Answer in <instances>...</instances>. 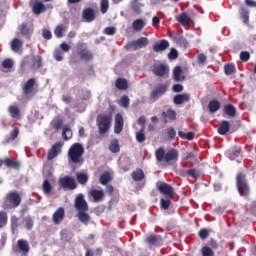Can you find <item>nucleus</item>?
I'll return each mask as SVG.
<instances>
[{
	"label": "nucleus",
	"instance_id": "nucleus-28",
	"mask_svg": "<svg viewBox=\"0 0 256 256\" xmlns=\"http://www.w3.org/2000/svg\"><path fill=\"white\" fill-rule=\"evenodd\" d=\"M131 177L133 181H143L145 179V172H143V169L136 168L132 173Z\"/></svg>",
	"mask_w": 256,
	"mask_h": 256
},
{
	"label": "nucleus",
	"instance_id": "nucleus-35",
	"mask_svg": "<svg viewBox=\"0 0 256 256\" xmlns=\"http://www.w3.org/2000/svg\"><path fill=\"white\" fill-rule=\"evenodd\" d=\"M4 165H6L8 169H19L20 167L19 161L13 160L11 158H5Z\"/></svg>",
	"mask_w": 256,
	"mask_h": 256
},
{
	"label": "nucleus",
	"instance_id": "nucleus-13",
	"mask_svg": "<svg viewBox=\"0 0 256 256\" xmlns=\"http://www.w3.org/2000/svg\"><path fill=\"white\" fill-rule=\"evenodd\" d=\"M22 93H23V95H34L35 94V78L28 79L22 85Z\"/></svg>",
	"mask_w": 256,
	"mask_h": 256
},
{
	"label": "nucleus",
	"instance_id": "nucleus-34",
	"mask_svg": "<svg viewBox=\"0 0 256 256\" xmlns=\"http://www.w3.org/2000/svg\"><path fill=\"white\" fill-rule=\"evenodd\" d=\"M208 109L210 113H217V111L221 109V103L219 102V100H211L208 103Z\"/></svg>",
	"mask_w": 256,
	"mask_h": 256
},
{
	"label": "nucleus",
	"instance_id": "nucleus-61",
	"mask_svg": "<svg viewBox=\"0 0 256 256\" xmlns=\"http://www.w3.org/2000/svg\"><path fill=\"white\" fill-rule=\"evenodd\" d=\"M109 9V0H102L101 1V13H107Z\"/></svg>",
	"mask_w": 256,
	"mask_h": 256
},
{
	"label": "nucleus",
	"instance_id": "nucleus-31",
	"mask_svg": "<svg viewBox=\"0 0 256 256\" xmlns=\"http://www.w3.org/2000/svg\"><path fill=\"white\" fill-rule=\"evenodd\" d=\"M32 11L35 15H41V13H44V11H47V8L45 7V4L43 2H35Z\"/></svg>",
	"mask_w": 256,
	"mask_h": 256
},
{
	"label": "nucleus",
	"instance_id": "nucleus-2",
	"mask_svg": "<svg viewBox=\"0 0 256 256\" xmlns=\"http://www.w3.org/2000/svg\"><path fill=\"white\" fill-rule=\"evenodd\" d=\"M23 198L17 190L8 192L2 201V209L9 211L11 209H17L21 205Z\"/></svg>",
	"mask_w": 256,
	"mask_h": 256
},
{
	"label": "nucleus",
	"instance_id": "nucleus-64",
	"mask_svg": "<svg viewBox=\"0 0 256 256\" xmlns=\"http://www.w3.org/2000/svg\"><path fill=\"white\" fill-rule=\"evenodd\" d=\"M200 239H207L209 237V231L207 229H201L198 233Z\"/></svg>",
	"mask_w": 256,
	"mask_h": 256
},
{
	"label": "nucleus",
	"instance_id": "nucleus-43",
	"mask_svg": "<svg viewBox=\"0 0 256 256\" xmlns=\"http://www.w3.org/2000/svg\"><path fill=\"white\" fill-rule=\"evenodd\" d=\"M178 136L180 137V139H186L187 141H193V139H195L194 132L185 133L183 131H179Z\"/></svg>",
	"mask_w": 256,
	"mask_h": 256
},
{
	"label": "nucleus",
	"instance_id": "nucleus-53",
	"mask_svg": "<svg viewBox=\"0 0 256 256\" xmlns=\"http://www.w3.org/2000/svg\"><path fill=\"white\" fill-rule=\"evenodd\" d=\"M25 229H27V231H31V229H33V218H31V216H27L25 219Z\"/></svg>",
	"mask_w": 256,
	"mask_h": 256
},
{
	"label": "nucleus",
	"instance_id": "nucleus-27",
	"mask_svg": "<svg viewBox=\"0 0 256 256\" xmlns=\"http://www.w3.org/2000/svg\"><path fill=\"white\" fill-rule=\"evenodd\" d=\"M176 21H178V23H181L183 25V27H185L187 25H191V17H189V15L185 12H183L179 16H177Z\"/></svg>",
	"mask_w": 256,
	"mask_h": 256
},
{
	"label": "nucleus",
	"instance_id": "nucleus-50",
	"mask_svg": "<svg viewBox=\"0 0 256 256\" xmlns=\"http://www.w3.org/2000/svg\"><path fill=\"white\" fill-rule=\"evenodd\" d=\"M145 139V129L141 128L138 132H136V141L138 143H144Z\"/></svg>",
	"mask_w": 256,
	"mask_h": 256
},
{
	"label": "nucleus",
	"instance_id": "nucleus-52",
	"mask_svg": "<svg viewBox=\"0 0 256 256\" xmlns=\"http://www.w3.org/2000/svg\"><path fill=\"white\" fill-rule=\"evenodd\" d=\"M202 256H215V252L209 246H203L201 249Z\"/></svg>",
	"mask_w": 256,
	"mask_h": 256
},
{
	"label": "nucleus",
	"instance_id": "nucleus-29",
	"mask_svg": "<svg viewBox=\"0 0 256 256\" xmlns=\"http://www.w3.org/2000/svg\"><path fill=\"white\" fill-rule=\"evenodd\" d=\"M86 212L87 211H80L77 213V219L80 223H83V225H89V221H91V216Z\"/></svg>",
	"mask_w": 256,
	"mask_h": 256
},
{
	"label": "nucleus",
	"instance_id": "nucleus-32",
	"mask_svg": "<svg viewBox=\"0 0 256 256\" xmlns=\"http://www.w3.org/2000/svg\"><path fill=\"white\" fill-rule=\"evenodd\" d=\"M223 112L225 115H228V117H235V115H237V108H235L233 104H227L224 106Z\"/></svg>",
	"mask_w": 256,
	"mask_h": 256
},
{
	"label": "nucleus",
	"instance_id": "nucleus-19",
	"mask_svg": "<svg viewBox=\"0 0 256 256\" xmlns=\"http://www.w3.org/2000/svg\"><path fill=\"white\" fill-rule=\"evenodd\" d=\"M123 131V116L121 114H116L114 123V133L119 135Z\"/></svg>",
	"mask_w": 256,
	"mask_h": 256
},
{
	"label": "nucleus",
	"instance_id": "nucleus-25",
	"mask_svg": "<svg viewBox=\"0 0 256 256\" xmlns=\"http://www.w3.org/2000/svg\"><path fill=\"white\" fill-rule=\"evenodd\" d=\"M183 73V69L181 66H176L173 69V80L176 81L177 83L181 81H185V76H181Z\"/></svg>",
	"mask_w": 256,
	"mask_h": 256
},
{
	"label": "nucleus",
	"instance_id": "nucleus-9",
	"mask_svg": "<svg viewBox=\"0 0 256 256\" xmlns=\"http://www.w3.org/2000/svg\"><path fill=\"white\" fill-rule=\"evenodd\" d=\"M157 189L162 195H165V197L169 199H172V197H175V189H173L171 185L165 182H161L160 184L158 183Z\"/></svg>",
	"mask_w": 256,
	"mask_h": 256
},
{
	"label": "nucleus",
	"instance_id": "nucleus-49",
	"mask_svg": "<svg viewBox=\"0 0 256 256\" xmlns=\"http://www.w3.org/2000/svg\"><path fill=\"white\" fill-rule=\"evenodd\" d=\"M111 181V174L109 172H104L100 176L101 185H107Z\"/></svg>",
	"mask_w": 256,
	"mask_h": 256
},
{
	"label": "nucleus",
	"instance_id": "nucleus-47",
	"mask_svg": "<svg viewBox=\"0 0 256 256\" xmlns=\"http://www.w3.org/2000/svg\"><path fill=\"white\" fill-rule=\"evenodd\" d=\"M160 207L164 211H167L169 207H171V199L170 198H161L160 199Z\"/></svg>",
	"mask_w": 256,
	"mask_h": 256
},
{
	"label": "nucleus",
	"instance_id": "nucleus-16",
	"mask_svg": "<svg viewBox=\"0 0 256 256\" xmlns=\"http://www.w3.org/2000/svg\"><path fill=\"white\" fill-rule=\"evenodd\" d=\"M63 219H65V209L63 207H60L54 212L52 216V221L54 225H60Z\"/></svg>",
	"mask_w": 256,
	"mask_h": 256
},
{
	"label": "nucleus",
	"instance_id": "nucleus-17",
	"mask_svg": "<svg viewBox=\"0 0 256 256\" xmlns=\"http://www.w3.org/2000/svg\"><path fill=\"white\" fill-rule=\"evenodd\" d=\"M166 49H169V41L163 39L160 42H156L153 45V51L155 53H161V51H165Z\"/></svg>",
	"mask_w": 256,
	"mask_h": 256
},
{
	"label": "nucleus",
	"instance_id": "nucleus-21",
	"mask_svg": "<svg viewBox=\"0 0 256 256\" xmlns=\"http://www.w3.org/2000/svg\"><path fill=\"white\" fill-rule=\"evenodd\" d=\"M82 17L87 23L95 21V11L93 8H86L82 12Z\"/></svg>",
	"mask_w": 256,
	"mask_h": 256
},
{
	"label": "nucleus",
	"instance_id": "nucleus-4",
	"mask_svg": "<svg viewBox=\"0 0 256 256\" xmlns=\"http://www.w3.org/2000/svg\"><path fill=\"white\" fill-rule=\"evenodd\" d=\"M236 187L241 195V197H249L251 193V188L249 187V183H247V176L243 173H239L236 176Z\"/></svg>",
	"mask_w": 256,
	"mask_h": 256
},
{
	"label": "nucleus",
	"instance_id": "nucleus-54",
	"mask_svg": "<svg viewBox=\"0 0 256 256\" xmlns=\"http://www.w3.org/2000/svg\"><path fill=\"white\" fill-rule=\"evenodd\" d=\"M65 29L66 28L64 25L57 26L54 31V35L58 37V39H61V37H63V32L65 31Z\"/></svg>",
	"mask_w": 256,
	"mask_h": 256
},
{
	"label": "nucleus",
	"instance_id": "nucleus-15",
	"mask_svg": "<svg viewBox=\"0 0 256 256\" xmlns=\"http://www.w3.org/2000/svg\"><path fill=\"white\" fill-rule=\"evenodd\" d=\"M191 101V94L183 93L177 94L173 97L174 105H183V103H189Z\"/></svg>",
	"mask_w": 256,
	"mask_h": 256
},
{
	"label": "nucleus",
	"instance_id": "nucleus-48",
	"mask_svg": "<svg viewBox=\"0 0 256 256\" xmlns=\"http://www.w3.org/2000/svg\"><path fill=\"white\" fill-rule=\"evenodd\" d=\"M240 17L243 19L244 23H249V10L245 7L240 8Z\"/></svg>",
	"mask_w": 256,
	"mask_h": 256
},
{
	"label": "nucleus",
	"instance_id": "nucleus-23",
	"mask_svg": "<svg viewBox=\"0 0 256 256\" xmlns=\"http://www.w3.org/2000/svg\"><path fill=\"white\" fill-rule=\"evenodd\" d=\"M115 87L119 89V91H127V89H129V82L125 78H117Z\"/></svg>",
	"mask_w": 256,
	"mask_h": 256
},
{
	"label": "nucleus",
	"instance_id": "nucleus-42",
	"mask_svg": "<svg viewBox=\"0 0 256 256\" xmlns=\"http://www.w3.org/2000/svg\"><path fill=\"white\" fill-rule=\"evenodd\" d=\"M186 175L192 179H199V177H201V171L191 168L186 171Z\"/></svg>",
	"mask_w": 256,
	"mask_h": 256
},
{
	"label": "nucleus",
	"instance_id": "nucleus-18",
	"mask_svg": "<svg viewBox=\"0 0 256 256\" xmlns=\"http://www.w3.org/2000/svg\"><path fill=\"white\" fill-rule=\"evenodd\" d=\"M19 31L26 39H30L31 35H33V27L28 26L27 23H22L19 27Z\"/></svg>",
	"mask_w": 256,
	"mask_h": 256
},
{
	"label": "nucleus",
	"instance_id": "nucleus-63",
	"mask_svg": "<svg viewBox=\"0 0 256 256\" xmlns=\"http://www.w3.org/2000/svg\"><path fill=\"white\" fill-rule=\"evenodd\" d=\"M184 87L181 84H174L172 86L173 93H181L183 92Z\"/></svg>",
	"mask_w": 256,
	"mask_h": 256
},
{
	"label": "nucleus",
	"instance_id": "nucleus-41",
	"mask_svg": "<svg viewBox=\"0 0 256 256\" xmlns=\"http://www.w3.org/2000/svg\"><path fill=\"white\" fill-rule=\"evenodd\" d=\"M143 27H145L143 19H136L132 23V29H134V31H141Z\"/></svg>",
	"mask_w": 256,
	"mask_h": 256
},
{
	"label": "nucleus",
	"instance_id": "nucleus-22",
	"mask_svg": "<svg viewBox=\"0 0 256 256\" xmlns=\"http://www.w3.org/2000/svg\"><path fill=\"white\" fill-rule=\"evenodd\" d=\"M231 130V124L229 121L223 120L218 126L217 133L219 135H227L228 131Z\"/></svg>",
	"mask_w": 256,
	"mask_h": 256
},
{
	"label": "nucleus",
	"instance_id": "nucleus-58",
	"mask_svg": "<svg viewBox=\"0 0 256 256\" xmlns=\"http://www.w3.org/2000/svg\"><path fill=\"white\" fill-rule=\"evenodd\" d=\"M179 57V53L175 48H171L170 52L168 53V59L174 60Z\"/></svg>",
	"mask_w": 256,
	"mask_h": 256
},
{
	"label": "nucleus",
	"instance_id": "nucleus-55",
	"mask_svg": "<svg viewBox=\"0 0 256 256\" xmlns=\"http://www.w3.org/2000/svg\"><path fill=\"white\" fill-rule=\"evenodd\" d=\"M166 133H167L168 139H170L171 141H173V139H175V137H177V132L175 131V128H173V127H169L167 129Z\"/></svg>",
	"mask_w": 256,
	"mask_h": 256
},
{
	"label": "nucleus",
	"instance_id": "nucleus-10",
	"mask_svg": "<svg viewBox=\"0 0 256 256\" xmlns=\"http://www.w3.org/2000/svg\"><path fill=\"white\" fill-rule=\"evenodd\" d=\"M74 207L76 211H89V205L87 204V201L85 200V196L83 194H79L74 201Z\"/></svg>",
	"mask_w": 256,
	"mask_h": 256
},
{
	"label": "nucleus",
	"instance_id": "nucleus-37",
	"mask_svg": "<svg viewBox=\"0 0 256 256\" xmlns=\"http://www.w3.org/2000/svg\"><path fill=\"white\" fill-rule=\"evenodd\" d=\"M147 243H149V245H161V243H163V238L157 235H150L147 238Z\"/></svg>",
	"mask_w": 256,
	"mask_h": 256
},
{
	"label": "nucleus",
	"instance_id": "nucleus-7",
	"mask_svg": "<svg viewBox=\"0 0 256 256\" xmlns=\"http://www.w3.org/2000/svg\"><path fill=\"white\" fill-rule=\"evenodd\" d=\"M58 182L64 191H75V189H77V181L71 176H64L60 178Z\"/></svg>",
	"mask_w": 256,
	"mask_h": 256
},
{
	"label": "nucleus",
	"instance_id": "nucleus-44",
	"mask_svg": "<svg viewBox=\"0 0 256 256\" xmlns=\"http://www.w3.org/2000/svg\"><path fill=\"white\" fill-rule=\"evenodd\" d=\"M19 137V127H14L11 131L10 136L6 138V143H11V141H15Z\"/></svg>",
	"mask_w": 256,
	"mask_h": 256
},
{
	"label": "nucleus",
	"instance_id": "nucleus-62",
	"mask_svg": "<svg viewBox=\"0 0 256 256\" xmlns=\"http://www.w3.org/2000/svg\"><path fill=\"white\" fill-rule=\"evenodd\" d=\"M2 67H4V69H11L13 67V60L11 59H5L2 62Z\"/></svg>",
	"mask_w": 256,
	"mask_h": 256
},
{
	"label": "nucleus",
	"instance_id": "nucleus-51",
	"mask_svg": "<svg viewBox=\"0 0 256 256\" xmlns=\"http://www.w3.org/2000/svg\"><path fill=\"white\" fill-rule=\"evenodd\" d=\"M7 221H8L7 212L0 211V229H2V227H5V225H7Z\"/></svg>",
	"mask_w": 256,
	"mask_h": 256
},
{
	"label": "nucleus",
	"instance_id": "nucleus-56",
	"mask_svg": "<svg viewBox=\"0 0 256 256\" xmlns=\"http://www.w3.org/2000/svg\"><path fill=\"white\" fill-rule=\"evenodd\" d=\"M53 57L55 61H61L63 59V51L57 48L56 50H54Z\"/></svg>",
	"mask_w": 256,
	"mask_h": 256
},
{
	"label": "nucleus",
	"instance_id": "nucleus-30",
	"mask_svg": "<svg viewBox=\"0 0 256 256\" xmlns=\"http://www.w3.org/2000/svg\"><path fill=\"white\" fill-rule=\"evenodd\" d=\"M76 181L79 185H87L89 182V175L85 172H78L76 173Z\"/></svg>",
	"mask_w": 256,
	"mask_h": 256
},
{
	"label": "nucleus",
	"instance_id": "nucleus-12",
	"mask_svg": "<svg viewBox=\"0 0 256 256\" xmlns=\"http://www.w3.org/2000/svg\"><path fill=\"white\" fill-rule=\"evenodd\" d=\"M165 93H167V86L165 84H159L150 93V99L152 101H157V99L165 95Z\"/></svg>",
	"mask_w": 256,
	"mask_h": 256
},
{
	"label": "nucleus",
	"instance_id": "nucleus-40",
	"mask_svg": "<svg viewBox=\"0 0 256 256\" xmlns=\"http://www.w3.org/2000/svg\"><path fill=\"white\" fill-rule=\"evenodd\" d=\"M109 150L111 151V153H119V151H121V146H119V140H112L109 145Z\"/></svg>",
	"mask_w": 256,
	"mask_h": 256
},
{
	"label": "nucleus",
	"instance_id": "nucleus-45",
	"mask_svg": "<svg viewBox=\"0 0 256 256\" xmlns=\"http://www.w3.org/2000/svg\"><path fill=\"white\" fill-rule=\"evenodd\" d=\"M71 137H73V131H71V128L65 126L62 132V139H64V141H69Z\"/></svg>",
	"mask_w": 256,
	"mask_h": 256
},
{
	"label": "nucleus",
	"instance_id": "nucleus-3",
	"mask_svg": "<svg viewBox=\"0 0 256 256\" xmlns=\"http://www.w3.org/2000/svg\"><path fill=\"white\" fill-rule=\"evenodd\" d=\"M156 160L161 163V161H165V163H171L172 161H179V151L177 149L172 148L165 153V149L158 148L155 152Z\"/></svg>",
	"mask_w": 256,
	"mask_h": 256
},
{
	"label": "nucleus",
	"instance_id": "nucleus-39",
	"mask_svg": "<svg viewBox=\"0 0 256 256\" xmlns=\"http://www.w3.org/2000/svg\"><path fill=\"white\" fill-rule=\"evenodd\" d=\"M162 117L163 119H170V121H175V119H177V112H175V110L172 109H168L166 112H162Z\"/></svg>",
	"mask_w": 256,
	"mask_h": 256
},
{
	"label": "nucleus",
	"instance_id": "nucleus-36",
	"mask_svg": "<svg viewBox=\"0 0 256 256\" xmlns=\"http://www.w3.org/2000/svg\"><path fill=\"white\" fill-rule=\"evenodd\" d=\"M8 111L12 119H19L21 117V110L15 105L9 106Z\"/></svg>",
	"mask_w": 256,
	"mask_h": 256
},
{
	"label": "nucleus",
	"instance_id": "nucleus-46",
	"mask_svg": "<svg viewBox=\"0 0 256 256\" xmlns=\"http://www.w3.org/2000/svg\"><path fill=\"white\" fill-rule=\"evenodd\" d=\"M42 189L45 195H49L53 191V186H51L49 180H44L42 184Z\"/></svg>",
	"mask_w": 256,
	"mask_h": 256
},
{
	"label": "nucleus",
	"instance_id": "nucleus-11",
	"mask_svg": "<svg viewBox=\"0 0 256 256\" xmlns=\"http://www.w3.org/2000/svg\"><path fill=\"white\" fill-rule=\"evenodd\" d=\"M63 149V143L57 142L52 145V147L48 150L47 160L53 161L56 157H58Z\"/></svg>",
	"mask_w": 256,
	"mask_h": 256
},
{
	"label": "nucleus",
	"instance_id": "nucleus-5",
	"mask_svg": "<svg viewBox=\"0 0 256 256\" xmlns=\"http://www.w3.org/2000/svg\"><path fill=\"white\" fill-rule=\"evenodd\" d=\"M113 121V116L111 114H100L97 117V125L100 135H105L111 127V122Z\"/></svg>",
	"mask_w": 256,
	"mask_h": 256
},
{
	"label": "nucleus",
	"instance_id": "nucleus-59",
	"mask_svg": "<svg viewBox=\"0 0 256 256\" xmlns=\"http://www.w3.org/2000/svg\"><path fill=\"white\" fill-rule=\"evenodd\" d=\"M120 103L122 107H125V109H129V103H130L129 96H123L120 99Z\"/></svg>",
	"mask_w": 256,
	"mask_h": 256
},
{
	"label": "nucleus",
	"instance_id": "nucleus-1",
	"mask_svg": "<svg viewBox=\"0 0 256 256\" xmlns=\"http://www.w3.org/2000/svg\"><path fill=\"white\" fill-rule=\"evenodd\" d=\"M83 155H85V147L78 142L72 144L67 153L68 165H70L73 170L77 169V167H81V165L85 163Z\"/></svg>",
	"mask_w": 256,
	"mask_h": 256
},
{
	"label": "nucleus",
	"instance_id": "nucleus-24",
	"mask_svg": "<svg viewBox=\"0 0 256 256\" xmlns=\"http://www.w3.org/2000/svg\"><path fill=\"white\" fill-rule=\"evenodd\" d=\"M10 47L14 53H19L20 50L23 49V41L19 38H14L10 43Z\"/></svg>",
	"mask_w": 256,
	"mask_h": 256
},
{
	"label": "nucleus",
	"instance_id": "nucleus-57",
	"mask_svg": "<svg viewBox=\"0 0 256 256\" xmlns=\"http://www.w3.org/2000/svg\"><path fill=\"white\" fill-rule=\"evenodd\" d=\"M240 59L241 61H243L244 63H247V61H249V59H251V54H249L248 51H242L240 53Z\"/></svg>",
	"mask_w": 256,
	"mask_h": 256
},
{
	"label": "nucleus",
	"instance_id": "nucleus-6",
	"mask_svg": "<svg viewBox=\"0 0 256 256\" xmlns=\"http://www.w3.org/2000/svg\"><path fill=\"white\" fill-rule=\"evenodd\" d=\"M147 45H149V38L140 37L137 40L128 42L125 45V49L126 51H137L138 49H144Z\"/></svg>",
	"mask_w": 256,
	"mask_h": 256
},
{
	"label": "nucleus",
	"instance_id": "nucleus-60",
	"mask_svg": "<svg viewBox=\"0 0 256 256\" xmlns=\"http://www.w3.org/2000/svg\"><path fill=\"white\" fill-rule=\"evenodd\" d=\"M115 33H117V28H115V26L106 27L104 29V34L105 35H115Z\"/></svg>",
	"mask_w": 256,
	"mask_h": 256
},
{
	"label": "nucleus",
	"instance_id": "nucleus-14",
	"mask_svg": "<svg viewBox=\"0 0 256 256\" xmlns=\"http://www.w3.org/2000/svg\"><path fill=\"white\" fill-rule=\"evenodd\" d=\"M152 73L156 77H165V75L169 73V67H167L165 64L154 65L152 67Z\"/></svg>",
	"mask_w": 256,
	"mask_h": 256
},
{
	"label": "nucleus",
	"instance_id": "nucleus-26",
	"mask_svg": "<svg viewBox=\"0 0 256 256\" xmlns=\"http://www.w3.org/2000/svg\"><path fill=\"white\" fill-rule=\"evenodd\" d=\"M18 249L24 254L27 255L30 251L29 242L24 239H20L17 241Z\"/></svg>",
	"mask_w": 256,
	"mask_h": 256
},
{
	"label": "nucleus",
	"instance_id": "nucleus-33",
	"mask_svg": "<svg viewBox=\"0 0 256 256\" xmlns=\"http://www.w3.org/2000/svg\"><path fill=\"white\" fill-rule=\"evenodd\" d=\"M43 63V58L41 56H33L31 69L33 71H37V69H41V65Z\"/></svg>",
	"mask_w": 256,
	"mask_h": 256
},
{
	"label": "nucleus",
	"instance_id": "nucleus-20",
	"mask_svg": "<svg viewBox=\"0 0 256 256\" xmlns=\"http://www.w3.org/2000/svg\"><path fill=\"white\" fill-rule=\"evenodd\" d=\"M90 195L94 200V203H99L105 199V192L103 190L92 189L90 190Z\"/></svg>",
	"mask_w": 256,
	"mask_h": 256
},
{
	"label": "nucleus",
	"instance_id": "nucleus-8",
	"mask_svg": "<svg viewBox=\"0 0 256 256\" xmlns=\"http://www.w3.org/2000/svg\"><path fill=\"white\" fill-rule=\"evenodd\" d=\"M77 47L80 49L77 54L81 61H93V52L87 49L85 43H80Z\"/></svg>",
	"mask_w": 256,
	"mask_h": 256
},
{
	"label": "nucleus",
	"instance_id": "nucleus-38",
	"mask_svg": "<svg viewBox=\"0 0 256 256\" xmlns=\"http://www.w3.org/2000/svg\"><path fill=\"white\" fill-rule=\"evenodd\" d=\"M224 73L225 75H234V73H237V68L235 67V64L233 63L225 64Z\"/></svg>",
	"mask_w": 256,
	"mask_h": 256
}]
</instances>
